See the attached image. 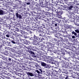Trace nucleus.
<instances>
[{"label":"nucleus","instance_id":"obj_1","mask_svg":"<svg viewBox=\"0 0 79 79\" xmlns=\"http://www.w3.org/2000/svg\"><path fill=\"white\" fill-rule=\"evenodd\" d=\"M59 60H60V63H63V67H64V68H67V69L72 70V68H73V66H72L70 65L69 64H66V63H64V60H62L61 58H59Z\"/></svg>","mask_w":79,"mask_h":79},{"label":"nucleus","instance_id":"obj_45","mask_svg":"<svg viewBox=\"0 0 79 79\" xmlns=\"http://www.w3.org/2000/svg\"><path fill=\"white\" fill-rule=\"evenodd\" d=\"M34 76H35V77H38V75H37V73H35L33 74Z\"/></svg>","mask_w":79,"mask_h":79},{"label":"nucleus","instance_id":"obj_11","mask_svg":"<svg viewBox=\"0 0 79 79\" xmlns=\"http://www.w3.org/2000/svg\"><path fill=\"white\" fill-rule=\"evenodd\" d=\"M16 16L17 18H19V19H21L22 18V16L20 15V14H18V12H17L16 14Z\"/></svg>","mask_w":79,"mask_h":79},{"label":"nucleus","instance_id":"obj_41","mask_svg":"<svg viewBox=\"0 0 79 79\" xmlns=\"http://www.w3.org/2000/svg\"><path fill=\"white\" fill-rule=\"evenodd\" d=\"M8 61H9L10 62L11 61V58H10V57H8Z\"/></svg>","mask_w":79,"mask_h":79},{"label":"nucleus","instance_id":"obj_43","mask_svg":"<svg viewBox=\"0 0 79 79\" xmlns=\"http://www.w3.org/2000/svg\"><path fill=\"white\" fill-rule=\"evenodd\" d=\"M52 58H48V61H52Z\"/></svg>","mask_w":79,"mask_h":79},{"label":"nucleus","instance_id":"obj_16","mask_svg":"<svg viewBox=\"0 0 79 79\" xmlns=\"http://www.w3.org/2000/svg\"><path fill=\"white\" fill-rule=\"evenodd\" d=\"M34 40H39V37L36 36H35V35H34Z\"/></svg>","mask_w":79,"mask_h":79},{"label":"nucleus","instance_id":"obj_5","mask_svg":"<svg viewBox=\"0 0 79 79\" xmlns=\"http://www.w3.org/2000/svg\"><path fill=\"white\" fill-rule=\"evenodd\" d=\"M4 55H6V56H11V52H10L7 51H6L4 53Z\"/></svg>","mask_w":79,"mask_h":79},{"label":"nucleus","instance_id":"obj_47","mask_svg":"<svg viewBox=\"0 0 79 79\" xmlns=\"http://www.w3.org/2000/svg\"><path fill=\"white\" fill-rule=\"evenodd\" d=\"M39 40H38L39 42H41L42 41V39L41 38H39Z\"/></svg>","mask_w":79,"mask_h":79},{"label":"nucleus","instance_id":"obj_46","mask_svg":"<svg viewBox=\"0 0 79 79\" xmlns=\"http://www.w3.org/2000/svg\"><path fill=\"white\" fill-rule=\"evenodd\" d=\"M58 23H55L53 25V26H54V27H57V26L58 25Z\"/></svg>","mask_w":79,"mask_h":79},{"label":"nucleus","instance_id":"obj_57","mask_svg":"<svg viewBox=\"0 0 79 79\" xmlns=\"http://www.w3.org/2000/svg\"><path fill=\"white\" fill-rule=\"evenodd\" d=\"M31 23L32 26H33L34 27L35 25V23H34L33 22H32Z\"/></svg>","mask_w":79,"mask_h":79},{"label":"nucleus","instance_id":"obj_59","mask_svg":"<svg viewBox=\"0 0 79 79\" xmlns=\"http://www.w3.org/2000/svg\"><path fill=\"white\" fill-rule=\"evenodd\" d=\"M11 42H12V43H13V44H15V40H12V41H11Z\"/></svg>","mask_w":79,"mask_h":79},{"label":"nucleus","instance_id":"obj_7","mask_svg":"<svg viewBox=\"0 0 79 79\" xmlns=\"http://www.w3.org/2000/svg\"><path fill=\"white\" fill-rule=\"evenodd\" d=\"M43 4H47L50 2V0H41Z\"/></svg>","mask_w":79,"mask_h":79},{"label":"nucleus","instance_id":"obj_42","mask_svg":"<svg viewBox=\"0 0 79 79\" xmlns=\"http://www.w3.org/2000/svg\"><path fill=\"white\" fill-rule=\"evenodd\" d=\"M56 22L55 21H53V20L52 21V24L53 26L54 25Z\"/></svg>","mask_w":79,"mask_h":79},{"label":"nucleus","instance_id":"obj_38","mask_svg":"<svg viewBox=\"0 0 79 79\" xmlns=\"http://www.w3.org/2000/svg\"><path fill=\"white\" fill-rule=\"evenodd\" d=\"M74 4H75L76 5H79V3H77V1H75L74 2Z\"/></svg>","mask_w":79,"mask_h":79},{"label":"nucleus","instance_id":"obj_17","mask_svg":"<svg viewBox=\"0 0 79 79\" xmlns=\"http://www.w3.org/2000/svg\"><path fill=\"white\" fill-rule=\"evenodd\" d=\"M43 45V44L42 43V42H38V44H37V46L39 47H40V46H42Z\"/></svg>","mask_w":79,"mask_h":79},{"label":"nucleus","instance_id":"obj_20","mask_svg":"<svg viewBox=\"0 0 79 79\" xmlns=\"http://www.w3.org/2000/svg\"><path fill=\"white\" fill-rule=\"evenodd\" d=\"M51 66L48 64H46V66L45 67V68H46L47 69H50Z\"/></svg>","mask_w":79,"mask_h":79},{"label":"nucleus","instance_id":"obj_60","mask_svg":"<svg viewBox=\"0 0 79 79\" xmlns=\"http://www.w3.org/2000/svg\"><path fill=\"white\" fill-rule=\"evenodd\" d=\"M23 58H25V59H27V56H24Z\"/></svg>","mask_w":79,"mask_h":79},{"label":"nucleus","instance_id":"obj_26","mask_svg":"<svg viewBox=\"0 0 79 79\" xmlns=\"http://www.w3.org/2000/svg\"><path fill=\"white\" fill-rule=\"evenodd\" d=\"M46 64H47L44 62H41V66H44V68H45V67Z\"/></svg>","mask_w":79,"mask_h":79},{"label":"nucleus","instance_id":"obj_53","mask_svg":"<svg viewBox=\"0 0 79 79\" xmlns=\"http://www.w3.org/2000/svg\"><path fill=\"white\" fill-rule=\"evenodd\" d=\"M35 72H37V73L38 74H40V72L39 71V70H36Z\"/></svg>","mask_w":79,"mask_h":79},{"label":"nucleus","instance_id":"obj_33","mask_svg":"<svg viewBox=\"0 0 79 79\" xmlns=\"http://www.w3.org/2000/svg\"><path fill=\"white\" fill-rule=\"evenodd\" d=\"M38 42H37V41L35 40V41H34V44L35 45H37V44H38Z\"/></svg>","mask_w":79,"mask_h":79},{"label":"nucleus","instance_id":"obj_37","mask_svg":"<svg viewBox=\"0 0 79 79\" xmlns=\"http://www.w3.org/2000/svg\"><path fill=\"white\" fill-rule=\"evenodd\" d=\"M70 1H71V0H67V5H69L70 3H71Z\"/></svg>","mask_w":79,"mask_h":79},{"label":"nucleus","instance_id":"obj_64","mask_svg":"<svg viewBox=\"0 0 79 79\" xmlns=\"http://www.w3.org/2000/svg\"><path fill=\"white\" fill-rule=\"evenodd\" d=\"M25 3H26V4H27V5H30V2H25Z\"/></svg>","mask_w":79,"mask_h":79},{"label":"nucleus","instance_id":"obj_18","mask_svg":"<svg viewBox=\"0 0 79 79\" xmlns=\"http://www.w3.org/2000/svg\"><path fill=\"white\" fill-rule=\"evenodd\" d=\"M38 23H36L35 24V26H34V27L36 28L37 29H39V25L38 24Z\"/></svg>","mask_w":79,"mask_h":79},{"label":"nucleus","instance_id":"obj_49","mask_svg":"<svg viewBox=\"0 0 79 79\" xmlns=\"http://www.w3.org/2000/svg\"><path fill=\"white\" fill-rule=\"evenodd\" d=\"M22 33H23V34H26V35H27V32H25L24 31H23V30H22Z\"/></svg>","mask_w":79,"mask_h":79},{"label":"nucleus","instance_id":"obj_24","mask_svg":"<svg viewBox=\"0 0 79 79\" xmlns=\"http://www.w3.org/2000/svg\"><path fill=\"white\" fill-rule=\"evenodd\" d=\"M57 73H58V71H56V70H55L52 72V75H56L57 74Z\"/></svg>","mask_w":79,"mask_h":79},{"label":"nucleus","instance_id":"obj_32","mask_svg":"<svg viewBox=\"0 0 79 79\" xmlns=\"http://www.w3.org/2000/svg\"><path fill=\"white\" fill-rule=\"evenodd\" d=\"M18 76H19V77H21L22 76H23V74H22L21 73H18Z\"/></svg>","mask_w":79,"mask_h":79},{"label":"nucleus","instance_id":"obj_40","mask_svg":"<svg viewBox=\"0 0 79 79\" xmlns=\"http://www.w3.org/2000/svg\"><path fill=\"white\" fill-rule=\"evenodd\" d=\"M3 45L4 46H5V44H7V43H6V41H3Z\"/></svg>","mask_w":79,"mask_h":79},{"label":"nucleus","instance_id":"obj_13","mask_svg":"<svg viewBox=\"0 0 79 79\" xmlns=\"http://www.w3.org/2000/svg\"><path fill=\"white\" fill-rule=\"evenodd\" d=\"M73 61H74V63H75L76 64L78 65V64H79V61L77 60H76V59L74 58L73 59Z\"/></svg>","mask_w":79,"mask_h":79},{"label":"nucleus","instance_id":"obj_50","mask_svg":"<svg viewBox=\"0 0 79 79\" xmlns=\"http://www.w3.org/2000/svg\"><path fill=\"white\" fill-rule=\"evenodd\" d=\"M39 70H40V73H41L42 74V73H43V71H42V70L41 69H39Z\"/></svg>","mask_w":79,"mask_h":79},{"label":"nucleus","instance_id":"obj_48","mask_svg":"<svg viewBox=\"0 0 79 79\" xmlns=\"http://www.w3.org/2000/svg\"><path fill=\"white\" fill-rule=\"evenodd\" d=\"M75 32H77V33L79 34V30H75Z\"/></svg>","mask_w":79,"mask_h":79},{"label":"nucleus","instance_id":"obj_29","mask_svg":"<svg viewBox=\"0 0 79 79\" xmlns=\"http://www.w3.org/2000/svg\"><path fill=\"white\" fill-rule=\"evenodd\" d=\"M48 74L49 76H51L53 74V72L52 71H49V72L48 73Z\"/></svg>","mask_w":79,"mask_h":79},{"label":"nucleus","instance_id":"obj_28","mask_svg":"<svg viewBox=\"0 0 79 79\" xmlns=\"http://www.w3.org/2000/svg\"><path fill=\"white\" fill-rule=\"evenodd\" d=\"M4 34H5V35H6L7 37H9L10 35H9V34H8L7 33V32H5L4 33Z\"/></svg>","mask_w":79,"mask_h":79},{"label":"nucleus","instance_id":"obj_25","mask_svg":"<svg viewBox=\"0 0 79 79\" xmlns=\"http://www.w3.org/2000/svg\"><path fill=\"white\" fill-rule=\"evenodd\" d=\"M78 47L77 46H73V50L74 51H76Z\"/></svg>","mask_w":79,"mask_h":79},{"label":"nucleus","instance_id":"obj_12","mask_svg":"<svg viewBox=\"0 0 79 79\" xmlns=\"http://www.w3.org/2000/svg\"><path fill=\"white\" fill-rule=\"evenodd\" d=\"M64 27L66 29H71L72 26L71 25H69H69H68V24H66V25H65Z\"/></svg>","mask_w":79,"mask_h":79},{"label":"nucleus","instance_id":"obj_52","mask_svg":"<svg viewBox=\"0 0 79 79\" xmlns=\"http://www.w3.org/2000/svg\"><path fill=\"white\" fill-rule=\"evenodd\" d=\"M0 37H1V38H2V39H5V36H4L3 35H1V36Z\"/></svg>","mask_w":79,"mask_h":79},{"label":"nucleus","instance_id":"obj_4","mask_svg":"<svg viewBox=\"0 0 79 79\" xmlns=\"http://www.w3.org/2000/svg\"><path fill=\"white\" fill-rule=\"evenodd\" d=\"M54 35L55 37H57V38H58V39H59L60 38V36L61 35H62L60 33H54Z\"/></svg>","mask_w":79,"mask_h":79},{"label":"nucleus","instance_id":"obj_6","mask_svg":"<svg viewBox=\"0 0 79 79\" xmlns=\"http://www.w3.org/2000/svg\"><path fill=\"white\" fill-rule=\"evenodd\" d=\"M67 9H68V6L66 5H64V6H63L61 7V9L64 10H65V11H68Z\"/></svg>","mask_w":79,"mask_h":79},{"label":"nucleus","instance_id":"obj_51","mask_svg":"<svg viewBox=\"0 0 79 79\" xmlns=\"http://www.w3.org/2000/svg\"><path fill=\"white\" fill-rule=\"evenodd\" d=\"M74 24H75V25H76V26H79V24L77 23H74Z\"/></svg>","mask_w":79,"mask_h":79},{"label":"nucleus","instance_id":"obj_35","mask_svg":"<svg viewBox=\"0 0 79 79\" xmlns=\"http://www.w3.org/2000/svg\"><path fill=\"white\" fill-rule=\"evenodd\" d=\"M54 45H55V43L53 42H52L50 43V45H51V47H54Z\"/></svg>","mask_w":79,"mask_h":79},{"label":"nucleus","instance_id":"obj_22","mask_svg":"<svg viewBox=\"0 0 79 79\" xmlns=\"http://www.w3.org/2000/svg\"><path fill=\"white\" fill-rule=\"evenodd\" d=\"M23 44H26V45H27L28 44V42H27V41L26 40H23Z\"/></svg>","mask_w":79,"mask_h":79},{"label":"nucleus","instance_id":"obj_8","mask_svg":"<svg viewBox=\"0 0 79 79\" xmlns=\"http://www.w3.org/2000/svg\"><path fill=\"white\" fill-rule=\"evenodd\" d=\"M26 74L29 76H31V77H32V76H34V74L31 72H26Z\"/></svg>","mask_w":79,"mask_h":79},{"label":"nucleus","instance_id":"obj_31","mask_svg":"<svg viewBox=\"0 0 79 79\" xmlns=\"http://www.w3.org/2000/svg\"><path fill=\"white\" fill-rule=\"evenodd\" d=\"M72 35H75V36H77V33H76V32L73 31L72 32Z\"/></svg>","mask_w":79,"mask_h":79},{"label":"nucleus","instance_id":"obj_15","mask_svg":"<svg viewBox=\"0 0 79 79\" xmlns=\"http://www.w3.org/2000/svg\"><path fill=\"white\" fill-rule=\"evenodd\" d=\"M4 13L5 12L4 10L2 9H0V15H3Z\"/></svg>","mask_w":79,"mask_h":79},{"label":"nucleus","instance_id":"obj_58","mask_svg":"<svg viewBox=\"0 0 79 79\" xmlns=\"http://www.w3.org/2000/svg\"><path fill=\"white\" fill-rule=\"evenodd\" d=\"M43 38H42V39L43 40H45V39H46V37H45V36H43Z\"/></svg>","mask_w":79,"mask_h":79},{"label":"nucleus","instance_id":"obj_30","mask_svg":"<svg viewBox=\"0 0 79 79\" xmlns=\"http://www.w3.org/2000/svg\"><path fill=\"white\" fill-rule=\"evenodd\" d=\"M29 52L31 55H35V53L32 51H30Z\"/></svg>","mask_w":79,"mask_h":79},{"label":"nucleus","instance_id":"obj_63","mask_svg":"<svg viewBox=\"0 0 79 79\" xmlns=\"http://www.w3.org/2000/svg\"><path fill=\"white\" fill-rule=\"evenodd\" d=\"M69 71L71 74H72L73 73V71L72 70H69Z\"/></svg>","mask_w":79,"mask_h":79},{"label":"nucleus","instance_id":"obj_62","mask_svg":"<svg viewBox=\"0 0 79 79\" xmlns=\"http://www.w3.org/2000/svg\"><path fill=\"white\" fill-rule=\"evenodd\" d=\"M67 1L68 0H64V3H66V4H67Z\"/></svg>","mask_w":79,"mask_h":79},{"label":"nucleus","instance_id":"obj_34","mask_svg":"<svg viewBox=\"0 0 79 79\" xmlns=\"http://www.w3.org/2000/svg\"><path fill=\"white\" fill-rule=\"evenodd\" d=\"M57 15H61L62 14H63V13L61 12V11L58 12L57 11Z\"/></svg>","mask_w":79,"mask_h":79},{"label":"nucleus","instance_id":"obj_55","mask_svg":"<svg viewBox=\"0 0 79 79\" xmlns=\"http://www.w3.org/2000/svg\"><path fill=\"white\" fill-rule=\"evenodd\" d=\"M15 31H17V32H19V29L18 28H16Z\"/></svg>","mask_w":79,"mask_h":79},{"label":"nucleus","instance_id":"obj_56","mask_svg":"<svg viewBox=\"0 0 79 79\" xmlns=\"http://www.w3.org/2000/svg\"><path fill=\"white\" fill-rule=\"evenodd\" d=\"M50 2H51L52 3H55L54 0H50Z\"/></svg>","mask_w":79,"mask_h":79},{"label":"nucleus","instance_id":"obj_2","mask_svg":"<svg viewBox=\"0 0 79 79\" xmlns=\"http://www.w3.org/2000/svg\"><path fill=\"white\" fill-rule=\"evenodd\" d=\"M60 79H69V76L68 74H66V73L64 74H62L61 75H60V76L59 77Z\"/></svg>","mask_w":79,"mask_h":79},{"label":"nucleus","instance_id":"obj_44","mask_svg":"<svg viewBox=\"0 0 79 79\" xmlns=\"http://www.w3.org/2000/svg\"><path fill=\"white\" fill-rule=\"evenodd\" d=\"M65 48H66L67 49H69V46L66 45L65 47Z\"/></svg>","mask_w":79,"mask_h":79},{"label":"nucleus","instance_id":"obj_54","mask_svg":"<svg viewBox=\"0 0 79 79\" xmlns=\"http://www.w3.org/2000/svg\"><path fill=\"white\" fill-rule=\"evenodd\" d=\"M50 9L51 10V9H52V10H53L55 8L53 6H51V7H50Z\"/></svg>","mask_w":79,"mask_h":79},{"label":"nucleus","instance_id":"obj_14","mask_svg":"<svg viewBox=\"0 0 79 79\" xmlns=\"http://www.w3.org/2000/svg\"><path fill=\"white\" fill-rule=\"evenodd\" d=\"M2 20L4 21H6V19H8V18L6 15L2 16Z\"/></svg>","mask_w":79,"mask_h":79},{"label":"nucleus","instance_id":"obj_21","mask_svg":"<svg viewBox=\"0 0 79 79\" xmlns=\"http://www.w3.org/2000/svg\"><path fill=\"white\" fill-rule=\"evenodd\" d=\"M32 50L33 51H35L37 50V47L35 46H33L32 47Z\"/></svg>","mask_w":79,"mask_h":79},{"label":"nucleus","instance_id":"obj_36","mask_svg":"<svg viewBox=\"0 0 79 79\" xmlns=\"http://www.w3.org/2000/svg\"><path fill=\"white\" fill-rule=\"evenodd\" d=\"M57 18H60V19L62 18V17H61V15H57Z\"/></svg>","mask_w":79,"mask_h":79},{"label":"nucleus","instance_id":"obj_27","mask_svg":"<svg viewBox=\"0 0 79 79\" xmlns=\"http://www.w3.org/2000/svg\"><path fill=\"white\" fill-rule=\"evenodd\" d=\"M0 47H2L3 50H7V48L4 46H2Z\"/></svg>","mask_w":79,"mask_h":79},{"label":"nucleus","instance_id":"obj_10","mask_svg":"<svg viewBox=\"0 0 79 79\" xmlns=\"http://www.w3.org/2000/svg\"><path fill=\"white\" fill-rule=\"evenodd\" d=\"M73 5L70 4L69 7H67V10H69V11L72 10V8H73Z\"/></svg>","mask_w":79,"mask_h":79},{"label":"nucleus","instance_id":"obj_9","mask_svg":"<svg viewBox=\"0 0 79 79\" xmlns=\"http://www.w3.org/2000/svg\"><path fill=\"white\" fill-rule=\"evenodd\" d=\"M55 20L56 21H57V22H58L59 23H60V22H61L62 23H64V22H63V20H60V19H57L56 18H55Z\"/></svg>","mask_w":79,"mask_h":79},{"label":"nucleus","instance_id":"obj_23","mask_svg":"<svg viewBox=\"0 0 79 79\" xmlns=\"http://www.w3.org/2000/svg\"><path fill=\"white\" fill-rule=\"evenodd\" d=\"M38 32H40V33L41 32H44V29H43V28H40L39 29V30Z\"/></svg>","mask_w":79,"mask_h":79},{"label":"nucleus","instance_id":"obj_39","mask_svg":"<svg viewBox=\"0 0 79 79\" xmlns=\"http://www.w3.org/2000/svg\"><path fill=\"white\" fill-rule=\"evenodd\" d=\"M54 40H55V42H60V40L57 39L56 38H54Z\"/></svg>","mask_w":79,"mask_h":79},{"label":"nucleus","instance_id":"obj_61","mask_svg":"<svg viewBox=\"0 0 79 79\" xmlns=\"http://www.w3.org/2000/svg\"><path fill=\"white\" fill-rule=\"evenodd\" d=\"M5 60H6V61H8V57L7 58V57H5Z\"/></svg>","mask_w":79,"mask_h":79},{"label":"nucleus","instance_id":"obj_19","mask_svg":"<svg viewBox=\"0 0 79 79\" xmlns=\"http://www.w3.org/2000/svg\"><path fill=\"white\" fill-rule=\"evenodd\" d=\"M40 36L41 37H44L45 36V33L44 32H41L40 34Z\"/></svg>","mask_w":79,"mask_h":79},{"label":"nucleus","instance_id":"obj_3","mask_svg":"<svg viewBox=\"0 0 79 79\" xmlns=\"http://www.w3.org/2000/svg\"><path fill=\"white\" fill-rule=\"evenodd\" d=\"M17 37L16 40L18 42V44H20V41L21 42V35L19 34L16 32L14 34Z\"/></svg>","mask_w":79,"mask_h":79}]
</instances>
